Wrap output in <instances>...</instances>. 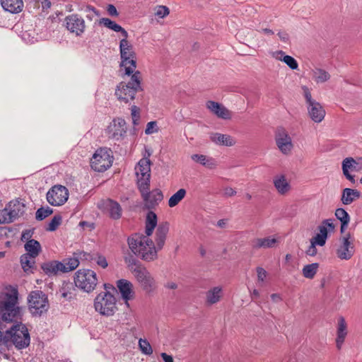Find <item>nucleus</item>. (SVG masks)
Returning <instances> with one entry per match:
<instances>
[{"label": "nucleus", "instance_id": "41", "mask_svg": "<svg viewBox=\"0 0 362 362\" xmlns=\"http://www.w3.org/2000/svg\"><path fill=\"white\" fill-rule=\"evenodd\" d=\"M187 192L185 189H180L174 194H173L168 200V206L175 207L177 206L186 196Z\"/></svg>", "mask_w": 362, "mask_h": 362}, {"label": "nucleus", "instance_id": "7", "mask_svg": "<svg viewBox=\"0 0 362 362\" xmlns=\"http://www.w3.org/2000/svg\"><path fill=\"white\" fill-rule=\"evenodd\" d=\"M94 308L102 315L112 316L117 310L116 298L108 291L100 293L94 300Z\"/></svg>", "mask_w": 362, "mask_h": 362}, {"label": "nucleus", "instance_id": "19", "mask_svg": "<svg viewBox=\"0 0 362 362\" xmlns=\"http://www.w3.org/2000/svg\"><path fill=\"white\" fill-rule=\"evenodd\" d=\"M141 197L144 201L145 206L148 209L154 208L163 198L162 192L158 189H154L152 192L148 190L143 194Z\"/></svg>", "mask_w": 362, "mask_h": 362}, {"label": "nucleus", "instance_id": "61", "mask_svg": "<svg viewBox=\"0 0 362 362\" xmlns=\"http://www.w3.org/2000/svg\"><path fill=\"white\" fill-rule=\"evenodd\" d=\"M226 197H233L236 194V191L230 187H226L223 190Z\"/></svg>", "mask_w": 362, "mask_h": 362}, {"label": "nucleus", "instance_id": "58", "mask_svg": "<svg viewBox=\"0 0 362 362\" xmlns=\"http://www.w3.org/2000/svg\"><path fill=\"white\" fill-rule=\"evenodd\" d=\"M316 246L317 245L315 244L310 243V245L309 246V247L308 248V250L305 252L306 255L308 256H310V257L315 256L317 253V250L316 248Z\"/></svg>", "mask_w": 362, "mask_h": 362}, {"label": "nucleus", "instance_id": "35", "mask_svg": "<svg viewBox=\"0 0 362 362\" xmlns=\"http://www.w3.org/2000/svg\"><path fill=\"white\" fill-rule=\"evenodd\" d=\"M119 49L121 59L128 57H136L135 53L133 50L132 45L128 42V40L125 37L120 40Z\"/></svg>", "mask_w": 362, "mask_h": 362}, {"label": "nucleus", "instance_id": "23", "mask_svg": "<svg viewBox=\"0 0 362 362\" xmlns=\"http://www.w3.org/2000/svg\"><path fill=\"white\" fill-rule=\"evenodd\" d=\"M310 74L316 84L325 83L331 78V75L327 71L317 66L310 70Z\"/></svg>", "mask_w": 362, "mask_h": 362}, {"label": "nucleus", "instance_id": "27", "mask_svg": "<svg viewBox=\"0 0 362 362\" xmlns=\"http://www.w3.org/2000/svg\"><path fill=\"white\" fill-rule=\"evenodd\" d=\"M273 183L278 193L281 195L286 194L291 190V185L284 175L275 176Z\"/></svg>", "mask_w": 362, "mask_h": 362}, {"label": "nucleus", "instance_id": "63", "mask_svg": "<svg viewBox=\"0 0 362 362\" xmlns=\"http://www.w3.org/2000/svg\"><path fill=\"white\" fill-rule=\"evenodd\" d=\"M160 356L165 362H173V358L171 356L168 355L165 353H162Z\"/></svg>", "mask_w": 362, "mask_h": 362}, {"label": "nucleus", "instance_id": "8", "mask_svg": "<svg viewBox=\"0 0 362 362\" xmlns=\"http://www.w3.org/2000/svg\"><path fill=\"white\" fill-rule=\"evenodd\" d=\"M113 162L112 152L107 148H100L95 151L90 158L91 168L97 172H104L109 169Z\"/></svg>", "mask_w": 362, "mask_h": 362}, {"label": "nucleus", "instance_id": "3", "mask_svg": "<svg viewBox=\"0 0 362 362\" xmlns=\"http://www.w3.org/2000/svg\"><path fill=\"white\" fill-rule=\"evenodd\" d=\"M129 270L134 275L141 287L146 292H151L156 288V281L151 273L139 262L132 258L126 259Z\"/></svg>", "mask_w": 362, "mask_h": 362}, {"label": "nucleus", "instance_id": "47", "mask_svg": "<svg viewBox=\"0 0 362 362\" xmlns=\"http://www.w3.org/2000/svg\"><path fill=\"white\" fill-rule=\"evenodd\" d=\"M139 346L143 354L146 355H151L153 354V349L146 339H140L139 340Z\"/></svg>", "mask_w": 362, "mask_h": 362}, {"label": "nucleus", "instance_id": "40", "mask_svg": "<svg viewBox=\"0 0 362 362\" xmlns=\"http://www.w3.org/2000/svg\"><path fill=\"white\" fill-rule=\"evenodd\" d=\"M335 216L341 223V231L343 232L349 223L350 216L348 213L342 208H339L336 210Z\"/></svg>", "mask_w": 362, "mask_h": 362}, {"label": "nucleus", "instance_id": "25", "mask_svg": "<svg viewBox=\"0 0 362 362\" xmlns=\"http://www.w3.org/2000/svg\"><path fill=\"white\" fill-rule=\"evenodd\" d=\"M223 288L220 286H214L206 293V303L207 305H214L218 303L223 297Z\"/></svg>", "mask_w": 362, "mask_h": 362}, {"label": "nucleus", "instance_id": "6", "mask_svg": "<svg viewBox=\"0 0 362 362\" xmlns=\"http://www.w3.org/2000/svg\"><path fill=\"white\" fill-rule=\"evenodd\" d=\"M74 280L77 288L88 293L92 292L98 284L97 274L91 269H78Z\"/></svg>", "mask_w": 362, "mask_h": 362}, {"label": "nucleus", "instance_id": "30", "mask_svg": "<svg viewBox=\"0 0 362 362\" xmlns=\"http://www.w3.org/2000/svg\"><path fill=\"white\" fill-rule=\"evenodd\" d=\"M41 267L43 272L49 276L56 275L59 272L63 273L62 269L64 268L62 262L58 261H50L45 262L42 265Z\"/></svg>", "mask_w": 362, "mask_h": 362}, {"label": "nucleus", "instance_id": "22", "mask_svg": "<svg viewBox=\"0 0 362 362\" xmlns=\"http://www.w3.org/2000/svg\"><path fill=\"white\" fill-rule=\"evenodd\" d=\"M190 158L194 163L210 170L215 169L218 166V163L215 158L204 154H192Z\"/></svg>", "mask_w": 362, "mask_h": 362}, {"label": "nucleus", "instance_id": "55", "mask_svg": "<svg viewBox=\"0 0 362 362\" xmlns=\"http://www.w3.org/2000/svg\"><path fill=\"white\" fill-rule=\"evenodd\" d=\"M93 260L103 269H105L108 266L106 258L103 255H97L93 258Z\"/></svg>", "mask_w": 362, "mask_h": 362}, {"label": "nucleus", "instance_id": "24", "mask_svg": "<svg viewBox=\"0 0 362 362\" xmlns=\"http://www.w3.org/2000/svg\"><path fill=\"white\" fill-rule=\"evenodd\" d=\"M358 163L353 158L349 157L344 159L342 161V171L344 175L350 182L354 183L355 179L353 175L350 174L351 171L356 170Z\"/></svg>", "mask_w": 362, "mask_h": 362}, {"label": "nucleus", "instance_id": "48", "mask_svg": "<svg viewBox=\"0 0 362 362\" xmlns=\"http://www.w3.org/2000/svg\"><path fill=\"white\" fill-rule=\"evenodd\" d=\"M83 11L86 13V18L90 21H92L95 17L100 16V13L98 10L90 5L86 6Z\"/></svg>", "mask_w": 362, "mask_h": 362}, {"label": "nucleus", "instance_id": "46", "mask_svg": "<svg viewBox=\"0 0 362 362\" xmlns=\"http://www.w3.org/2000/svg\"><path fill=\"white\" fill-rule=\"evenodd\" d=\"M153 11L154 15L159 18H164L170 14V9L166 6H156Z\"/></svg>", "mask_w": 362, "mask_h": 362}, {"label": "nucleus", "instance_id": "16", "mask_svg": "<svg viewBox=\"0 0 362 362\" xmlns=\"http://www.w3.org/2000/svg\"><path fill=\"white\" fill-rule=\"evenodd\" d=\"M117 287L121 294L122 298L129 307V300H133L135 297L134 286L133 284L127 279H119L117 281Z\"/></svg>", "mask_w": 362, "mask_h": 362}, {"label": "nucleus", "instance_id": "28", "mask_svg": "<svg viewBox=\"0 0 362 362\" xmlns=\"http://www.w3.org/2000/svg\"><path fill=\"white\" fill-rule=\"evenodd\" d=\"M168 232V224L167 223H164L158 226L156 233V248L157 252L163 248Z\"/></svg>", "mask_w": 362, "mask_h": 362}, {"label": "nucleus", "instance_id": "2", "mask_svg": "<svg viewBox=\"0 0 362 362\" xmlns=\"http://www.w3.org/2000/svg\"><path fill=\"white\" fill-rule=\"evenodd\" d=\"M18 292L16 288L6 286L1 293L0 301V317L6 322H12L21 319L22 308L18 303Z\"/></svg>", "mask_w": 362, "mask_h": 362}, {"label": "nucleus", "instance_id": "1", "mask_svg": "<svg viewBox=\"0 0 362 362\" xmlns=\"http://www.w3.org/2000/svg\"><path fill=\"white\" fill-rule=\"evenodd\" d=\"M156 225V214L149 211L146 220V235L134 234L128 238V245L132 252L146 262H151L157 258V250L150 238Z\"/></svg>", "mask_w": 362, "mask_h": 362}, {"label": "nucleus", "instance_id": "31", "mask_svg": "<svg viewBox=\"0 0 362 362\" xmlns=\"http://www.w3.org/2000/svg\"><path fill=\"white\" fill-rule=\"evenodd\" d=\"M136 176H151V161L148 158H141L135 167Z\"/></svg>", "mask_w": 362, "mask_h": 362}, {"label": "nucleus", "instance_id": "12", "mask_svg": "<svg viewBox=\"0 0 362 362\" xmlns=\"http://www.w3.org/2000/svg\"><path fill=\"white\" fill-rule=\"evenodd\" d=\"M68 199L69 191L63 185H54L47 193V200L52 206H62L66 202Z\"/></svg>", "mask_w": 362, "mask_h": 362}, {"label": "nucleus", "instance_id": "39", "mask_svg": "<svg viewBox=\"0 0 362 362\" xmlns=\"http://www.w3.org/2000/svg\"><path fill=\"white\" fill-rule=\"evenodd\" d=\"M62 263L64 267V268L62 269L63 273H66L76 269L79 265V260L77 257L74 255L72 257L64 259Z\"/></svg>", "mask_w": 362, "mask_h": 362}, {"label": "nucleus", "instance_id": "5", "mask_svg": "<svg viewBox=\"0 0 362 362\" xmlns=\"http://www.w3.org/2000/svg\"><path fill=\"white\" fill-rule=\"evenodd\" d=\"M6 344L11 341L18 349L28 346L30 344V335L26 327L21 324L13 325L4 334Z\"/></svg>", "mask_w": 362, "mask_h": 362}, {"label": "nucleus", "instance_id": "53", "mask_svg": "<svg viewBox=\"0 0 362 362\" xmlns=\"http://www.w3.org/2000/svg\"><path fill=\"white\" fill-rule=\"evenodd\" d=\"M62 218L59 216H55L52 221L49 222L47 230L49 231H54L60 225Z\"/></svg>", "mask_w": 362, "mask_h": 362}, {"label": "nucleus", "instance_id": "4", "mask_svg": "<svg viewBox=\"0 0 362 362\" xmlns=\"http://www.w3.org/2000/svg\"><path fill=\"white\" fill-rule=\"evenodd\" d=\"M141 81V73L137 71L132 75L129 82L119 83L115 90L117 99L124 103L133 100L136 93L142 90Z\"/></svg>", "mask_w": 362, "mask_h": 362}, {"label": "nucleus", "instance_id": "14", "mask_svg": "<svg viewBox=\"0 0 362 362\" xmlns=\"http://www.w3.org/2000/svg\"><path fill=\"white\" fill-rule=\"evenodd\" d=\"M127 124L122 118L114 119L107 126L106 133L109 138L115 140L122 139L127 133Z\"/></svg>", "mask_w": 362, "mask_h": 362}, {"label": "nucleus", "instance_id": "62", "mask_svg": "<svg viewBox=\"0 0 362 362\" xmlns=\"http://www.w3.org/2000/svg\"><path fill=\"white\" fill-rule=\"evenodd\" d=\"M279 39L284 42H287L288 39H289V36H288V34L285 32V31H279L278 33H277Z\"/></svg>", "mask_w": 362, "mask_h": 362}, {"label": "nucleus", "instance_id": "57", "mask_svg": "<svg viewBox=\"0 0 362 362\" xmlns=\"http://www.w3.org/2000/svg\"><path fill=\"white\" fill-rule=\"evenodd\" d=\"M302 90H303L304 97L305 98V101H306L308 106L311 105L313 103L316 102V100H315L312 98V95H311L310 89L307 86H303L302 87Z\"/></svg>", "mask_w": 362, "mask_h": 362}, {"label": "nucleus", "instance_id": "13", "mask_svg": "<svg viewBox=\"0 0 362 362\" xmlns=\"http://www.w3.org/2000/svg\"><path fill=\"white\" fill-rule=\"evenodd\" d=\"M275 141L279 150L284 155L291 153L293 148L292 139L284 128H279L275 134Z\"/></svg>", "mask_w": 362, "mask_h": 362}, {"label": "nucleus", "instance_id": "32", "mask_svg": "<svg viewBox=\"0 0 362 362\" xmlns=\"http://www.w3.org/2000/svg\"><path fill=\"white\" fill-rule=\"evenodd\" d=\"M98 23L103 25L105 27L114 30L115 32H119L125 38L128 37L127 32L119 24L107 18H103L98 21Z\"/></svg>", "mask_w": 362, "mask_h": 362}, {"label": "nucleus", "instance_id": "36", "mask_svg": "<svg viewBox=\"0 0 362 362\" xmlns=\"http://www.w3.org/2000/svg\"><path fill=\"white\" fill-rule=\"evenodd\" d=\"M121 66L124 68L127 75L134 74L136 68V57L122 59Z\"/></svg>", "mask_w": 362, "mask_h": 362}, {"label": "nucleus", "instance_id": "56", "mask_svg": "<svg viewBox=\"0 0 362 362\" xmlns=\"http://www.w3.org/2000/svg\"><path fill=\"white\" fill-rule=\"evenodd\" d=\"M131 115L132 118V122L134 125H137L139 124L140 115H139V108L136 106L134 105L131 108Z\"/></svg>", "mask_w": 362, "mask_h": 362}, {"label": "nucleus", "instance_id": "64", "mask_svg": "<svg viewBox=\"0 0 362 362\" xmlns=\"http://www.w3.org/2000/svg\"><path fill=\"white\" fill-rule=\"evenodd\" d=\"M165 288H167L168 289H171V290H174L177 288V284L173 281L167 282L166 284L165 285Z\"/></svg>", "mask_w": 362, "mask_h": 362}, {"label": "nucleus", "instance_id": "11", "mask_svg": "<svg viewBox=\"0 0 362 362\" xmlns=\"http://www.w3.org/2000/svg\"><path fill=\"white\" fill-rule=\"evenodd\" d=\"M339 241V244L336 250L337 257L342 260L350 259L355 253L354 239L350 233H346Z\"/></svg>", "mask_w": 362, "mask_h": 362}, {"label": "nucleus", "instance_id": "37", "mask_svg": "<svg viewBox=\"0 0 362 362\" xmlns=\"http://www.w3.org/2000/svg\"><path fill=\"white\" fill-rule=\"evenodd\" d=\"M25 249L27 255L36 257L40 252L41 246L38 241L32 239L25 244Z\"/></svg>", "mask_w": 362, "mask_h": 362}, {"label": "nucleus", "instance_id": "10", "mask_svg": "<svg viewBox=\"0 0 362 362\" xmlns=\"http://www.w3.org/2000/svg\"><path fill=\"white\" fill-rule=\"evenodd\" d=\"M25 211V205L18 200L11 201L6 208L0 211V223H11L20 217Z\"/></svg>", "mask_w": 362, "mask_h": 362}, {"label": "nucleus", "instance_id": "20", "mask_svg": "<svg viewBox=\"0 0 362 362\" xmlns=\"http://www.w3.org/2000/svg\"><path fill=\"white\" fill-rule=\"evenodd\" d=\"M210 140L216 145L224 146H233L236 144L235 139L229 134L211 132L209 134Z\"/></svg>", "mask_w": 362, "mask_h": 362}, {"label": "nucleus", "instance_id": "45", "mask_svg": "<svg viewBox=\"0 0 362 362\" xmlns=\"http://www.w3.org/2000/svg\"><path fill=\"white\" fill-rule=\"evenodd\" d=\"M71 290H74L71 284L67 283L64 284L62 288L60 289L62 297L69 300L73 299L74 297V294L73 293Z\"/></svg>", "mask_w": 362, "mask_h": 362}, {"label": "nucleus", "instance_id": "43", "mask_svg": "<svg viewBox=\"0 0 362 362\" xmlns=\"http://www.w3.org/2000/svg\"><path fill=\"white\" fill-rule=\"evenodd\" d=\"M319 264L317 263H313L304 266L303 268V275L307 279H312L315 276Z\"/></svg>", "mask_w": 362, "mask_h": 362}, {"label": "nucleus", "instance_id": "51", "mask_svg": "<svg viewBox=\"0 0 362 362\" xmlns=\"http://www.w3.org/2000/svg\"><path fill=\"white\" fill-rule=\"evenodd\" d=\"M284 62L291 69L297 70L298 69V64L297 61L291 56L287 55L282 59Z\"/></svg>", "mask_w": 362, "mask_h": 362}, {"label": "nucleus", "instance_id": "44", "mask_svg": "<svg viewBox=\"0 0 362 362\" xmlns=\"http://www.w3.org/2000/svg\"><path fill=\"white\" fill-rule=\"evenodd\" d=\"M150 177L151 176H137L138 187L141 195L149 190Z\"/></svg>", "mask_w": 362, "mask_h": 362}, {"label": "nucleus", "instance_id": "34", "mask_svg": "<svg viewBox=\"0 0 362 362\" xmlns=\"http://www.w3.org/2000/svg\"><path fill=\"white\" fill-rule=\"evenodd\" d=\"M360 192L358 190L351 188H345L342 191L341 201L345 204L348 205L351 204L356 199L360 197Z\"/></svg>", "mask_w": 362, "mask_h": 362}, {"label": "nucleus", "instance_id": "54", "mask_svg": "<svg viewBox=\"0 0 362 362\" xmlns=\"http://www.w3.org/2000/svg\"><path fill=\"white\" fill-rule=\"evenodd\" d=\"M327 238L319 233H317L313 238H311L310 243H313L318 246H324L326 243Z\"/></svg>", "mask_w": 362, "mask_h": 362}, {"label": "nucleus", "instance_id": "29", "mask_svg": "<svg viewBox=\"0 0 362 362\" xmlns=\"http://www.w3.org/2000/svg\"><path fill=\"white\" fill-rule=\"evenodd\" d=\"M3 8L12 13H18L23 8V0H1Z\"/></svg>", "mask_w": 362, "mask_h": 362}, {"label": "nucleus", "instance_id": "33", "mask_svg": "<svg viewBox=\"0 0 362 362\" xmlns=\"http://www.w3.org/2000/svg\"><path fill=\"white\" fill-rule=\"evenodd\" d=\"M346 334V323L344 318L341 317L338 320L337 337L336 339L338 349L341 348Z\"/></svg>", "mask_w": 362, "mask_h": 362}, {"label": "nucleus", "instance_id": "60", "mask_svg": "<svg viewBox=\"0 0 362 362\" xmlns=\"http://www.w3.org/2000/svg\"><path fill=\"white\" fill-rule=\"evenodd\" d=\"M107 11L108 14L111 16H117L119 15L116 7L112 4H109L107 6Z\"/></svg>", "mask_w": 362, "mask_h": 362}, {"label": "nucleus", "instance_id": "59", "mask_svg": "<svg viewBox=\"0 0 362 362\" xmlns=\"http://www.w3.org/2000/svg\"><path fill=\"white\" fill-rule=\"evenodd\" d=\"M271 54H272V57L273 58H274V59H276V60L281 61V62H282V59H283L284 57H286V56H287V55L285 54V52H284V51H281V50L272 52Z\"/></svg>", "mask_w": 362, "mask_h": 362}, {"label": "nucleus", "instance_id": "49", "mask_svg": "<svg viewBox=\"0 0 362 362\" xmlns=\"http://www.w3.org/2000/svg\"><path fill=\"white\" fill-rule=\"evenodd\" d=\"M52 212H53L52 209L48 206L47 208H43V207L40 208L36 211V214H35L36 219L38 221H42V220L45 219V218H47L50 214H52Z\"/></svg>", "mask_w": 362, "mask_h": 362}, {"label": "nucleus", "instance_id": "42", "mask_svg": "<svg viewBox=\"0 0 362 362\" xmlns=\"http://www.w3.org/2000/svg\"><path fill=\"white\" fill-rule=\"evenodd\" d=\"M35 257H33L27 254L23 255L21 257V266L25 272H29L33 267L35 264Z\"/></svg>", "mask_w": 362, "mask_h": 362}, {"label": "nucleus", "instance_id": "38", "mask_svg": "<svg viewBox=\"0 0 362 362\" xmlns=\"http://www.w3.org/2000/svg\"><path fill=\"white\" fill-rule=\"evenodd\" d=\"M334 225L332 219H326L318 226L319 234L327 239L328 233L333 232Z\"/></svg>", "mask_w": 362, "mask_h": 362}, {"label": "nucleus", "instance_id": "52", "mask_svg": "<svg viewBox=\"0 0 362 362\" xmlns=\"http://www.w3.org/2000/svg\"><path fill=\"white\" fill-rule=\"evenodd\" d=\"M159 129L157 125V122L156 121H151L147 123L146 128L145 129L146 134H152L154 133H157Z\"/></svg>", "mask_w": 362, "mask_h": 362}, {"label": "nucleus", "instance_id": "26", "mask_svg": "<svg viewBox=\"0 0 362 362\" xmlns=\"http://www.w3.org/2000/svg\"><path fill=\"white\" fill-rule=\"evenodd\" d=\"M105 207L111 218L117 220L121 218L122 210L118 202L107 199L105 203Z\"/></svg>", "mask_w": 362, "mask_h": 362}, {"label": "nucleus", "instance_id": "15", "mask_svg": "<svg viewBox=\"0 0 362 362\" xmlns=\"http://www.w3.org/2000/svg\"><path fill=\"white\" fill-rule=\"evenodd\" d=\"M64 22L67 30L76 36H81L85 32V21L78 14L73 13L67 16L64 19Z\"/></svg>", "mask_w": 362, "mask_h": 362}, {"label": "nucleus", "instance_id": "9", "mask_svg": "<svg viewBox=\"0 0 362 362\" xmlns=\"http://www.w3.org/2000/svg\"><path fill=\"white\" fill-rule=\"evenodd\" d=\"M29 310L33 315L41 316L49 307L47 296L41 291H32L28 298Z\"/></svg>", "mask_w": 362, "mask_h": 362}, {"label": "nucleus", "instance_id": "17", "mask_svg": "<svg viewBox=\"0 0 362 362\" xmlns=\"http://www.w3.org/2000/svg\"><path fill=\"white\" fill-rule=\"evenodd\" d=\"M206 107L218 118L230 119L232 117V112L221 103L209 100L206 102Z\"/></svg>", "mask_w": 362, "mask_h": 362}, {"label": "nucleus", "instance_id": "50", "mask_svg": "<svg viewBox=\"0 0 362 362\" xmlns=\"http://www.w3.org/2000/svg\"><path fill=\"white\" fill-rule=\"evenodd\" d=\"M256 271H257V284L259 286H262L266 279H267L268 274L264 268L260 267H257L256 269Z\"/></svg>", "mask_w": 362, "mask_h": 362}, {"label": "nucleus", "instance_id": "18", "mask_svg": "<svg viewBox=\"0 0 362 362\" xmlns=\"http://www.w3.org/2000/svg\"><path fill=\"white\" fill-rule=\"evenodd\" d=\"M279 241L280 238L274 236L257 238L252 240L251 246L255 250L273 248L277 245Z\"/></svg>", "mask_w": 362, "mask_h": 362}, {"label": "nucleus", "instance_id": "21", "mask_svg": "<svg viewBox=\"0 0 362 362\" xmlns=\"http://www.w3.org/2000/svg\"><path fill=\"white\" fill-rule=\"evenodd\" d=\"M308 112L312 120L317 123L321 122L325 116V110L317 101L308 106Z\"/></svg>", "mask_w": 362, "mask_h": 362}]
</instances>
